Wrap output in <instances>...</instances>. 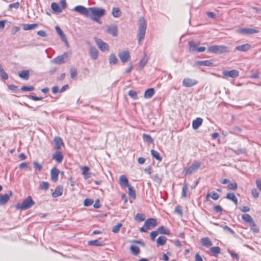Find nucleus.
Instances as JSON below:
<instances>
[{
    "instance_id": "46",
    "label": "nucleus",
    "mask_w": 261,
    "mask_h": 261,
    "mask_svg": "<svg viewBox=\"0 0 261 261\" xmlns=\"http://www.w3.org/2000/svg\"><path fill=\"white\" fill-rule=\"evenodd\" d=\"M189 45L190 50L192 51H196L197 48H198L197 44L193 41H189Z\"/></svg>"
},
{
    "instance_id": "21",
    "label": "nucleus",
    "mask_w": 261,
    "mask_h": 261,
    "mask_svg": "<svg viewBox=\"0 0 261 261\" xmlns=\"http://www.w3.org/2000/svg\"><path fill=\"white\" fill-rule=\"evenodd\" d=\"M63 188L62 186H58L55 189V191L52 193L53 197H57L62 195Z\"/></svg>"
},
{
    "instance_id": "8",
    "label": "nucleus",
    "mask_w": 261,
    "mask_h": 261,
    "mask_svg": "<svg viewBox=\"0 0 261 261\" xmlns=\"http://www.w3.org/2000/svg\"><path fill=\"white\" fill-rule=\"evenodd\" d=\"M94 40L98 46L99 48L102 51L105 50H109V45L108 44L103 42L101 39H99L97 37L94 38Z\"/></svg>"
},
{
    "instance_id": "22",
    "label": "nucleus",
    "mask_w": 261,
    "mask_h": 261,
    "mask_svg": "<svg viewBox=\"0 0 261 261\" xmlns=\"http://www.w3.org/2000/svg\"><path fill=\"white\" fill-rule=\"evenodd\" d=\"M88 244L90 246H102L105 245V243L103 241H101V239L99 238L97 240L89 241Z\"/></svg>"
},
{
    "instance_id": "34",
    "label": "nucleus",
    "mask_w": 261,
    "mask_h": 261,
    "mask_svg": "<svg viewBox=\"0 0 261 261\" xmlns=\"http://www.w3.org/2000/svg\"><path fill=\"white\" fill-rule=\"evenodd\" d=\"M167 239L165 236H160L156 240V243L159 246H164L166 243Z\"/></svg>"
},
{
    "instance_id": "7",
    "label": "nucleus",
    "mask_w": 261,
    "mask_h": 261,
    "mask_svg": "<svg viewBox=\"0 0 261 261\" xmlns=\"http://www.w3.org/2000/svg\"><path fill=\"white\" fill-rule=\"evenodd\" d=\"M73 10L76 12L80 13L82 15L85 16L87 17L90 16V14L89 13V8H86L83 6H76L74 8Z\"/></svg>"
},
{
    "instance_id": "50",
    "label": "nucleus",
    "mask_w": 261,
    "mask_h": 261,
    "mask_svg": "<svg viewBox=\"0 0 261 261\" xmlns=\"http://www.w3.org/2000/svg\"><path fill=\"white\" fill-rule=\"evenodd\" d=\"M0 75L4 80H7L8 79L7 73L5 71L1 66H0Z\"/></svg>"
},
{
    "instance_id": "18",
    "label": "nucleus",
    "mask_w": 261,
    "mask_h": 261,
    "mask_svg": "<svg viewBox=\"0 0 261 261\" xmlns=\"http://www.w3.org/2000/svg\"><path fill=\"white\" fill-rule=\"evenodd\" d=\"M251 48V46L249 43H246L241 45L237 46L235 48V50L241 51H247Z\"/></svg>"
},
{
    "instance_id": "29",
    "label": "nucleus",
    "mask_w": 261,
    "mask_h": 261,
    "mask_svg": "<svg viewBox=\"0 0 261 261\" xmlns=\"http://www.w3.org/2000/svg\"><path fill=\"white\" fill-rule=\"evenodd\" d=\"M55 29L56 30L57 33L58 34V35L61 37V39L63 41L67 42V39H66V35L64 34V33L63 32V31L61 29V28L59 26L57 25V26L55 27Z\"/></svg>"
},
{
    "instance_id": "58",
    "label": "nucleus",
    "mask_w": 261,
    "mask_h": 261,
    "mask_svg": "<svg viewBox=\"0 0 261 261\" xmlns=\"http://www.w3.org/2000/svg\"><path fill=\"white\" fill-rule=\"evenodd\" d=\"M144 219H145V218L144 217V215H143V214H140L139 213H137L135 216V220H138L140 222L144 221Z\"/></svg>"
},
{
    "instance_id": "45",
    "label": "nucleus",
    "mask_w": 261,
    "mask_h": 261,
    "mask_svg": "<svg viewBox=\"0 0 261 261\" xmlns=\"http://www.w3.org/2000/svg\"><path fill=\"white\" fill-rule=\"evenodd\" d=\"M130 250L133 254L136 255L140 253V249L139 247L135 245H132L130 247Z\"/></svg>"
},
{
    "instance_id": "61",
    "label": "nucleus",
    "mask_w": 261,
    "mask_h": 261,
    "mask_svg": "<svg viewBox=\"0 0 261 261\" xmlns=\"http://www.w3.org/2000/svg\"><path fill=\"white\" fill-rule=\"evenodd\" d=\"M158 235V231L156 230L150 232V236L152 241H154L156 237Z\"/></svg>"
},
{
    "instance_id": "38",
    "label": "nucleus",
    "mask_w": 261,
    "mask_h": 261,
    "mask_svg": "<svg viewBox=\"0 0 261 261\" xmlns=\"http://www.w3.org/2000/svg\"><path fill=\"white\" fill-rule=\"evenodd\" d=\"M189 185L188 183H185L182 189V197L186 198L187 197V193L189 190Z\"/></svg>"
},
{
    "instance_id": "60",
    "label": "nucleus",
    "mask_w": 261,
    "mask_h": 261,
    "mask_svg": "<svg viewBox=\"0 0 261 261\" xmlns=\"http://www.w3.org/2000/svg\"><path fill=\"white\" fill-rule=\"evenodd\" d=\"M175 212L182 216L183 215L182 211L181 206L177 205L175 208Z\"/></svg>"
},
{
    "instance_id": "53",
    "label": "nucleus",
    "mask_w": 261,
    "mask_h": 261,
    "mask_svg": "<svg viewBox=\"0 0 261 261\" xmlns=\"http://www.w3.org/2000/svg\"><path fill=\"white\" fill-rule=\"evenodd\" d=\"M122 224L120 223L115 225L112 228V231L114 233H117L119 231L120 228L122 227Z\"/></svg>"
},
{
    "instance_id": "26",
    "label": "nucleus",
    "mask_w": 261,
    "mask_h": 261,
    "mask_svg": "<svg viewBox=\"0 0 261 261\" xmlns=\"http://www.w3.org/2000/svg\"><path fill=\"white\" fill-rule=\"evenodd\" d=\"M18 76L20 78H21L24 80H28L30 77L29 71L28 70H22V71L19 72Z\"/></svg>"
},
{
    "instance_id": "48",
    "label": "nucleus",
    "mask_w": 261,
    "mask_h": 261,
    "mask_svg": "<svg viewBox=\"0 0 261 261\" xmlns=\"http://www.w3.org/2000/svg\"><path fill=\"white\" fill-rule=\"evenodd\" d=\"M210 196L212 198L215 200L218 199V198H219V194L214 191H213L210 194H207L206 195V198Z\"/></svg>"
},
{
    "instance_id": "4",
    "label": "nucleus",
    "mask_w": 261,
    "mask_h": 261,
    "mask_svg": "<svg viewBox=\"0 0 261 261\" xmlns=\"http://www.w3.org/2000/svg\"><path fill=\"white\" fill-rule=\"evenodd\" d=\"M208 51L216 54L228 53L230 51L229 48L225 45H212L207 48Z\"/></svg>"
},
{
    "instance_id": "30",
    "label": "nucleus",
    "mask_w": 261,
    "mask_h": 261,
    "mask_svg": "<svg viewBox=\"0 0 261 261\" xmlns=\"http://www.w3.org/2000/svg\"><path fill=\"white\" fill-rule=\"evenodd\" d=\"M155 93L153 88H149L147 89L144 93V97L145 98H150L153 96Z\"/></svg>"
},
{
    "instance_id": "24",
    "label": "nucleus",
    "mask_w": 261,
    "mask_h": 261,
    "mask_svg": "<svg viewBox=\"0 0 261 261\" xmlns=\"http://www.w3.org/2000/svg\"><path fill=\"white\" fill-rule=\"evenodd\" d=\"M203 120L201 118H197L192 122V127L194 129H198L199 126L202 124Z\"/></svg>"
},
{
    "instance_id": "12",
    "label": "nucleus",
    "mask_w": 261,
    "mask_h": 261,
    "mask_svg": "<svg viewBox=\"0 0 261 261\" xmlns=\"http://www.w3.org/2000/svg\"><path fill=\"white\" fill-rule=\"evenodd\" d=\"M118 56L123 63L126 62L130 58L129 53L128 51H123L119 53Z\"/></svg>"
},
{
    "instance_id": "32",
    "label": "nucleus",
    "mask_w": 261,
    "mask_h": 261,
    "mask_svg": "<svg viewBox=\"0 0 261 261\" xmlns=\"http://www.w3.org/2000/svg\"><path fill=\"white\" fill-rule=\"evenodd\" d=\"M38 26V23H32V24H23V29L25 31L33 30Z\"/></svg>"
},
{
    "instance_id": "49",
    "label": "nucleus",
    "mask_w": 261,
    "mask_h": 261,
    "mask_svg": "<svg viewBox=\"0 0 261 261\" xmlns=\"http://www.w3.org/2000/svg\"><path fill=\"white\" fill-rule=\"evenodd\" d=\"M128 95L134 99H137L138 98L136 91L133 90H130L128 92Z\"/></svg>"
},
{
    "instance_id": "10",
    "label": "nucleus",
    "mask_w": 261,
    "mask_h": 261,
    "mask_svg": "<svg viewBox=\"0 0 261 261\" xmlns=\"http://www.w3.org/2000/svg\"><path fill=\"white\" fill-rule=\"evenodd\" d=\"M258 32L259 31L256 28H241L239 30V33L244 35H251Z\"/></svg>"
},
{
    "instance_id": "23",
    "label": "nucleus",
    "mask_w": 261,
    "mask_h": 261,
    "mask_svg": "<svg viewBox=\"0 0 261 261\" xmlns=\"http://www.w3.org/2000/svg\"><path fill=\"white\" fill-rule=\"evenodd\" d=\"M196 64L199 66L212 67L213 66V62L212 60L197 61Z\"/></svg>"
},
{
    "instance_id": "16",
    "label": "nucleus",
    "mask_w": 261,
    "mask_h": 261,
    "mask_svg": "<svg viewBox=\"0 0 261 261\" xmlns=\"http://www.w3.org/2000/svg\"><path fill=\"white\" fill-rule=\"evenodd\" d=\"M59 170L56 167H54L50 171V177L54 182H57L58 180Z\"/></svg>"
},
{
    "instance_id": "51",
    "label": "nucleus",
    "mask_w": 261,
    "mask_h": 261,
    "mask_svg": "<svg viewBox=\"0 0 261 261\" xmlns=\"http://www.w3.org/2000/svg\"><path fill=\"white\" fill-rule=\"evenodd\" d=\"M40 188L41 189L47 190L49 188V184L48 182L43 181L42 182L40 185Z\"/></svg>"
},
{
    "instance_id": "9",
    "label": "nucleus",
    "mask_w": 261,
    "mask_h": 261,
    "mask_svg": "<svg viewBox=\"0 0 261 261\" xmlns=\"http://www.w3.org/2000/svg\"><path fill=\"white\" fill-rule=\"evenodd\" d=\"M198 82L194 79L189 77L185 78L182 82V85L185 87H191L197 84Z\"/></svg>"
},
{
    "instance_id": "28",
    "label": "nucleus",
    "mask_w": 261,
    "mask_h": 261,
    "mask_svg": "<svg viewBox=\"0 0 261 261\" xmlns=\"http://www.w3.org/2000/svg\"><path fill=\"white\" fill-rule=\"evenodd\" d=\"M157 231H158V234H166V235H170V231L168 229H166L164 226H160L158 229L156 230Z\"/></svg>"
},
{
    "instance_id": "52",
    "label": "nucleus",
    "mask_w": 261,
    "mask_h": 261,
    "mask_svg": "<svg viewBox=\"0 0 261 261\" xmlns=\"http://www.w3.org/2000/svg\"><path fill=\"white\" fill-rule=\"evenodd\" d=\"M35 89L34 87L30 86H22L20 90L22 91H33Z\"/></svg>"
},
{
    "instance_id": "27",
    "label": "nucleus",
    "mask_w": 261,
    "mask_h": 261,
    "mask_svg": "<svg viewBox=\"0 0 261 261\" xmlns=\"http://www.w3.org/2000/svg\"><path fill=\"white\" fill-rule=\"evenodd\" d=\"M200 242L203 246L210 247L213 245L212 242L208 237L201 239Z\"/></svg>"
},
{
    "instance_id": "6",
    "label": "nucleus",
    "mask_w": 261,
    "mask_h": 261,
    "mask_svg": "<svg viewBox=\"0 0 261 261\" xmlns=\"http://www.w3.org/2000/svg\"><path fill=\"white\" fill-rule=\"evenodd\" d=\"M68 57V53L65 52L62 55L58 56V57L53 59L51 60V62L56 64H61L65 63L66 62L65 59L67 58Z\"/></svg>"
},
{
    "instance_id": "2",
    "label": "nucleus",
    "mask_w": 261,
    "mask_h": 261,
    "mask_svg": "<svg viewBox=\"0 0 261 261\" xmlns=\"http://www.w3.org/2000/svg\"><path fill=\"white\" fill-rule=\"evenodd\" d=\"M146 30V22L144 17H141L139 19V25L138 30V42L140 43L141 40L144 39Z\"/></svg>"
},
{
    "instance_id": "1",
    "label": "nucleus",
    "mask_w": 261,
    "mask_h": 261,
    "mask_svg": "<svg viewBox=\"0 0 261 261\" xmlns=\"http://www.w3.org/2000/svg\"><path fill=\"white\" fill-rule=\"evenodd\" d=\"M90 16L88 17L91 18L93 21L101 24V22L99 18L106 14V10L104 9L98 7H89Z\"/></svg>"
},
{
    "instance_id": "39",
    "label": "nucleus",
    "mask_w": 261,
    "mask_h": 261,
    "mask_svg": "<svg viewBox=\"0 0 261 261\" xmlns=\"http://www.w3.org/2000/svg\"><path fill=\"white\" fill-rule=\"evenodd\" d=\"M128 194L133 199L136 198V191L134 188L130 186L128 187Z\"/></svg>"
},
{
    "instance_id": "55",
    "label": "nucleus",
    "mask_w": 261,
    "mask_h": 261,
    "mask_svg": "<svg viewBox=\"0 0 261 261\" xmlns=\"http://www.w3.org/2000/svg\"><path fill=\"white\" fill-rule=\"evenodd\" d=\"M227 188L229 189H231V190H236L238 188L237 184L236 182L229 183L227 185Z\"/></svg>"
},
{
    "instance_id": "17",
    "label": "nucleus",
    "mask_w": 261,
    "mask_h": 261,
    "mask_svg": "<svg viewBox=\"0 0 261 261\" xmlns=\"http://www.w3.org/2000/svg\"><path fill=\"white\" fill-rule=\"evenodd\" d=\"M63 158L64 156L62 153L58 150L53 154L52 156V159L56 160V161L58 163L62 162Z\"/></svg>"
},
{
    "instance_id": "40",
    "label": "nucleus",
    "mask_w": 261,
    "mask_h": 261,
    "mask_svg": "<svg viewBox=\"0 0 261 261\" xmlns=\"http://www.w3.org/2000/svg\"><path fill=\"white\" fill-rule=\"evenodd\" d=\"M118 59L114 54H111L109 56V63L111 65H115L118 62Z\"/></svg>"
},
{
    "instance_id": "59",
    "label": "nucleus",
    "mask_w": 261,
    "mask_h": 261,
    "mask_svg": "<svg viewBox=\"0 0 261 261\" xmlns=\"http://www.w3.org/2000/svg\"><path fill=\"white\" fill-rule=\"evenodd\" d=\"M33 165L36 170L40 171L42 169V166L36 161L33 162Z\"/></svg>"
},
{
    "instance_id": "41",
    "label": "nucleus",
    "mask_w": 261,
    "mask_h": 261,
    "mask_svg": "<svg viewBox=\"0 0 261 261\" xmlns=\"http://www.w3.org/2000/svg\"><path fill=\"white\" fill-rule=\"evenodd\" d=\"M112 15L114 17H119L121 15V12L119 8H113Z\"/></svg>"
},
{
    "instance_id": "64",
    "label": "nucleus",
    "mask_w": 261,
    "mask_h": 261,
    "mask_svg": "<svg viewBox=\"0 0 261 261\" xmlns=\"http://www.w3.org/2000/svg\"><path fill=\"white\" fill-rule=\"evenodd\" d=\"M228 252L229 254L231 255V256L232 258H236L237 259H239V255H238V254H237V253H234L232 251L230 250L229 249L228 250Z\"/></svg>"
},
{
    "instance_id": "13",
    "label": "nucleus",
    "mask_w": 261,
    "mask_h": 261,
    "mask_svg": "<svg viewBox=\"0 0 261 261\" xmlns=\"http://www.w3.org/2000/svg\"><path fill=\"white\" fill-rule=\"evenodd\" d=\"M223 75L225 77H231L232 78H236L239 75V72L238 70L233 69L230 71H223Z\"/></svg>"
},
{
    "instance_id": "14",
    "label": "nucleus",
    "mask_w": 261,
    "mask_h": 261,
    "mask_svg": "<svg viewBox=\"0 0 261 261\" xmlns=\"http://www.w3.org/2000/svg\"><path fill=\"white\" fill-rule=\"evenodd\" d=\"M12 195V192L11 191H9L8 193L4 195H0V205L6 204Z\"/></svg>"
},
{
    "instance_id": "31",
    "label": "nucleus",
    "mask_w": 261,
    "mask_h": 261,
    "mask_svg": "<svg viewBox=\"0 0 261 261\" xmlns=\"http://www.w3.org/2000/svg\"><path fill=\"white\" fill-rule=\"evenodd\" d=\"M242 218L244 222L248 223L249 224L253 223L254 221L253 218L248 214H243L242 215Z\"/></svg>"
},
{
    "instance_id": "42",
    "label": "nucleus",
    "mask_w": 261,
    "mask_h": 261,
    "mask_svg": "<svg viewBox=\"0 0 261 261\" xmlns=\"http://www.w3.org/2000/svg\"><path fill=\"white\" fill-rule=\"evenodd\" d=\"M152 156L159 161H161L162 158L160 156V153L156 150L152 149L151 150Z\"/></svg>"
},
{
    "instance_id": "36",
    "label": "nucleus",
    "mask_w": 261,
    "mask_h": 261,
    "mask_svg": "<svg viewBox=\"0 0 261 261\" xmlns=\"http://www.w3.org/2000/svg\"><path fill=\"white\" fill-rule=\"evenodd\" d=\"M51 8L53 11L57 13H61L62 11V9L59 7L57 3L55 2L51 3Z\"/></svg>"
},
{
    "instance_id": "20",
    "label": "nucleus",
    "mask_w": 261,
    "mask_h": 261,
    "mask_svg": "<svg viewBox=\"0 0 261 261\" xmlns=\"http://www.w3.org/2000/svg\"><path fill=\"white\" fill-rule=\"evenodd\" d=\"M145 225L150 227H154L157 225V221L155 218H148L146 220Z\"/></svg>"
},
{
    "instance_id": "37",
    "label": "nucleus",
    "mask_w": 261,
    "mask_h": 261,
    "mask_svg": "<svg viewBox=\"0 0 261 261\" xmlns=\"http://www.w3.org/2000/svg\"><path fill=\"white\" fill-rule=\"evenodd\" d=\"M143 140L144 142H147L148 143H153V139L152 138L151 136L143 134L142 135Z\"/></svg>"
},
{
    "instance_id": "57",
    "label": "nucleus",
    "mask_w": 261,
    "mask_h": 261,
    "mask_svg": "<svg viewBox=\"0 0 261 261\" xmlns=\"http://www.w3.org/2000/svg\"><path fill=\"white\" fill-rule=\"evenodd\" d=\"M147 61L145 58H143L140 61L139 63V66L141 69L144 67L147 63Z\"/></svg>"
},
{
    "instance_id": "54",
    "label": "nucleus",
    "mask_w": 261,
    "mask_h": 261,
    "mask_svg": "<svg viewBox=\"0 0 261 261\" xmlns=\"http://www.w3.org/2000/svg\"><path fill=\"white\" fill-rule=\"evenodd\" d=\"M93 200L89 198H86L84 200V205L85 206H89L93 203Z\"/></svg>"
},
{
    "instance_id": "43",
    "label": "nucleus",
    "mask_w": 261,
    "mask_h": 261,
    "mask_svg": "<svg viewBox=\"0 0 261 261\" xmlns=\"http://www.w3.org/2000/svg\"><path fill=\"white\" fill-rule=\"evenodd\" d=\"M210 250L213 253V255L216 256L220 253L221 249L219 247H212L210 248Z\"/></svg>"
},
{
    "instance_id": "25",
    "label": "nucleus",
    "mask_w": 261,
    "mask_h": 261,
    "mask_svg": "<svg viewBox=\"0 0 261 261\" xmlns=\"http://www.w3.org/2000/svg\"><path fill=\"white\" fill-rule=\"evenodd\" d=\"M90 54L93 60H95L98 58V51L95 47L91 46L90 48Z\"/></svg>"
},
{
    "instance_id": "11",
    "label": "nucleus",
    "mask_w": 261,
    "mask_h": 261,
    "mask_svg": "<svg viewBox=\"0 0 261 261\" xmlns=\"http://www.w3.org/2000/svg\"><path fill=\"white\" fill-rule=\"evenodd\" d=\"M106 31L108 33L112 35L114 37H116L118 35V27L115 24L108 26Z\"/></svg>"
},
{
    "instance_id": "3",
    "label": "nucleus",
    "mask_w": 261,
    "mask_h": 261,
    "mask_svg": "<svg viewBox=\"0 0 261 261\" xmlns=\"http://www.w3.org/2000/svg\"><path fill=\"white\" fill-rule=\"evenodd\" d=\"M35 202L33 201L32 197L29 196L25 198L21 203H18L16 205V207L21 210H26L31 208L34 204Z\"/></svg>"
},
{
    "instance_id": "62",
    "label": "nucleus",
    "mask_w": 261,
    "mask_h": 261,
    "mask_svg": "<svg viewBox=\"0 0 261 261\" xmlns=\"http://www.w3.org/2000/svg\"><path fill=\"white\" fill-rule=\"evenodd\" d=\"M221 227L224 229V230H227L228 231H229L230 233H231L232 234H235V232L231 228H230L229 227H228V226L227 225H221Z\"/></svg>"
},
{
    "instance_id": "63",
    "label": "nucleus",
    "mask_w": 261,
    "mask_h": 261,
    "mask_svg": "<svg viewBox=\"0 0 261 261\" xmlns=\"http://www.w3.org/2000/svg\"><path fill=\"white\" fill-rule=\"evenodd\" d=\"M153 180L154 181L156 182L158 184H160L162 181V178L160 177V176L156 174L154 175L153 176Z\"/></svg>"
},
{
    "instance_id": "15",
    "label": "nucleus",
    "mask_w": 261,
    "mask_h": 261,
    "mask_svg": "<svg viewBox=\"0 0 261 261\" xmlns=\"http://www.w3.org/2000/svg\"><path fill=\"white\" fill-rule=\"evenodd\" d=\"M54 141L55 143L54 148L58 150L61 149L62 147L64 146V143L62 138L60 137H55Z\"/></svg>"
},
{
    "instance_id": "5",
    "label": "nucleus",
    "mask_w": 261,
    "mask_h": 261,
    "mask_svg": "<svg viewBox=\"0 0 261 261\" xmlns=\"http://www.w3.org/2000/svg\"><path fill=\"white\" fill-rule=\"evenodd\" d=\"M201 165L200 162L194 161L188 168H184L182 173L185 176L191 174L196 172L200 167Z\"/></svg>"
},
{
    "instance_id": "19",
    "label": "nucleus",
    "mask_w": 261,
    "mask_h": 261,
    "mask_svg": "<svg viewBox=\"0 0 261 261\" xmlns=\"http://www.w3.org/2000/svg\"><path fill=\"white\" fill-rule=\"evenodd\" d=\"M119 183L121 187H128L130 186L126 176L124 175H122L120 176Z\"/></svg>"
},
{
    "instance_id": "56",
    "label": "nucleus",
    "mask_w": 261,
    "mask_h": 261,
    "mask_svg": "<svg viewBox=\"0 0 261 261\" xmlns=\"http://www.w3.org/2000/svg\"><path fill=\"white\" fill-rule=\"evenodd\" d=\"M234 152L237 155L245 154L246 152V150L245 148H238L234 150Z\"/></svg>"
},
{
    "instance_id": "33",
    "label": "nucleus",
    "mask_w": 261,
    "mask_h": 261,
    "mask_svg": "<svg viewBox=\"0 0 261 261\" xmlns=\"http://www.w3.org/2000/svg\"><path fill=\"white\" fill-rule=\"evenodd\" d=\"M82 174L84 178L87 179L90 177V173L89 172V168L87 166H84L82 169Z\"/></svg>"
},
{
    "instance_id": "47",
    "label": "nucleus",
    "mask_w": 261,
    "mask_h": 261,
    "mask_svg": "<svg viewBox=\"0 0 261 261\" xmlns=\"http://www.w3.org/2000/svg\"><path fill=\"white\" fill-rule=\"evenodd\" d=\"M250 229L255 233H257L259 231V229L258 227L255 224L254 221L253 223H250Z\"/></svg>"
},
{
    "instance_id": "44",
    "label": "nucleus",
    "mask_w": 261,
    "mask_h": 261,
    "mask_svg": "<svg viewBox=\"0 0 261 261\" xmlns=\"http://www.w3.org/2000/svg\"><path fill=\"white\" fill-rule=\"evenodd\" d=\"M77 74V69L74 67H71L70 68V77L74 79L76 77Z\"/></svg>"
},
{
    "instance_id": "35",
    "label": "nucleus",
    "mask_w": 261,
    "mask_h": 261,
    "mask_svg": "<svg viewBox=\"0 0 261 261\" xmlns=\"http://www.w3.org/2000/svg\"><path fill=\"white\" fill-rule=\"evenodd\" d=\"M226 198L228 199L232 200L236 205L238 204V198L234 193H227Z\"/></svg>"
}]
</instances>
